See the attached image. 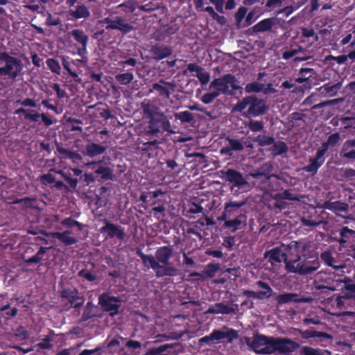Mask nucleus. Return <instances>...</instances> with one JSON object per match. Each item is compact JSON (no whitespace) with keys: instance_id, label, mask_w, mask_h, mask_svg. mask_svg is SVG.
<instances>
[{"instance_id":"nucleus-26","label":"nucleus","mask_w":355,"mask_h":355,"mask_svg":"<svg viewBox=\"0 0 355 355\" xmlns=\"http://www.w3.org/2000/svg\"><path fill=\"white\" fill-rule=\"evenodd\" d=\"M71 35L75 38V40L81 44L84 48L86 47L88 41V37L85 35L83 31L76 29L71 31Z\"/></svg>"},{"instance_id":"nucleus-39","label":"nucleus","mask_w":355,"mask_h":355,"mask_svg":"<svg viewBox=\"0 0 355 355\" xmlns=\"http://www.w3.org/2000/svg\"><path fill=\"white\" fill-rule=\"evenodd\" d=\"M176 119L180 120L182 122H189L193 119V115L188 111H184L175 114Z\"/></svg>"},{"instance_id":"nucleus-2","label":"nucleus","mask_w":355,"mask_h":355,"mask_svg":"<svg viewBox=\"0 0 355 355\" xmlns=\"http://www.w3.org/2000/svg\"><path fill=\"white\" fill-rule=\"evenodd\" d=\"M173 253L172 248L162 246L156 250L155 256L141 253V258L145 266L152 268L157 277L175 276L178 274V270L169 261Z\"/></svg>"},{"instance_id":"nucleus-5","label":"nucleus","mask_w":355,"mask_h":355,"mask_svg":"<svg viewBox=\"0 0 355 355\" xmlns=\"http://www.w3.org/2000/svg\"><path fill=\"white\" fill-rule=\"evenodd\" d=\"M247 344L255 352L259 354H270L274 352L272 338H267L263 336H256L252 340L248 338Z\"/></svg>"},{"instance_id":"nucleus-48","label":"nucleus","mask_w":355,"mask_h":355,"mask_svg":"<svg viewBox=\"0 0 355 355\" xmlns=\"http://www.w3.org/2000/svg\"><path fill=\"white\" fill-rule=\"evenodd\" d=\"M196 76L203 85L207 84L209 81V74L207 72L203 71L202 69L198 71Z\"/></svg>"},{"instance_id":"nucleus-21","label":"nucleus","mask_w":355,"mask_h":355,"mask_svg":"<svg viewBox=\"0 0 355 355\" xmlns=\"http://www.w3.org/2000/svg\"><path fill=\"white\" fill-rule=\"evenodd\" d=\"M301 355H331L328 350L315 349L311 347L304 346L300 350Z\"/></svg>"},{"instance_id":"nucleus-53","label":"nucleus","mask_w":355,"mask_h":355,"mask_svg":"<svg viewBox=\"0 0 355 355\" xmlns=\"http://www.w3.org/2000/svg\"><path fill=\"white\" fill-rule=\"evenodd\" d=\"M340 140V135L338 134H334L331 135L327 140V142L324 144V146H334L336 145Z\"/></svg>"},{"instance_id":"nucleus-56","label":"nucleus","mask_w":355,"mask_h":355,"mask_svg":"<svg viewBox=\"0 0 355 355\" xmlns=\"http://www.w3.org/2000/svg\"><path fill=\"white\" fill-rule=\"evenodd\" d=\"M302 33L303 36H304L306 37H314L315 41H317L318 40V36L317 35H315V33L313 29H307L306 28H302Z\"/></svg>"},{"instance_id":"nucleus-52","label":"nucleus","mask_w":355,"mask_h":355,"mask_svg":"<svg viewBox=\"0 0 355 355\" xmlns=\"http://www.w3.org/2000/svg\"><path fill=\"white\" fill-rule=\"evenodd\" d=\"M302 51H303V49L302 47H298L297 49H293V50L286 51L283 53V58L285 60H288V59L295 56L299 52H301Z\"/></svg>"},{"instance_id":"nucleus-7","label":"nucleus","mask_w":355,"mask_h":355,"mask_svg":"<svg viewBox=\"0 0 355 355\" xmlns=\"http://www.w3.org/2000/svg\"><path fill=\"white\" fill-rule=\"evenodd\" d=\"M157 123L161 124V127L164 130L173 132L171 130V123L167 119L166 116L164 113L159 112H155L150 114V120L149 121L148 133L155 135L159 132V127Z\"/></svg>"},{"instance_id":"nucleus-62","label":"nucleus","mask_w":355,"mask_h":355,"mask_svg":"<svg viewBox=\"0 0 355 355\" xmlns=\"http://www.w3.org/2000/svg\"><path fill=\"white\" fill-rule=\"evenodd\" d=\"M262 168L263 169V171H264L263 173H253V174H252V176L257 177L258 175H264V174L269 173L271 171V166L269 164H264Z\"/></svg>"},{"instance_id":"nucleus-42","label":"nucleus","mask_w":355,"mask_h":355,"mask_svg":"<svg viewBox=\"0 0 355 355\" xmlns=\"http://www.w3.org/2000/svg\"><path fill=\"white\" fill-rule=\"evenodd\" d=\"M47 66L53 73L59 74L60 72V66L58 61L54 59H48L46 61Z\"/></svg>"},{"instance_id":"nucleus-16","label":"nucleus","mask_w":355,"mask_h":355,"mask_svg":"<svg viewBox=\"0 0 355 355\" xmlns=\"http://www.w3.org/2000/svg\"><path fill=\"white\" fill-rule=\"evenodd\" d=\"M233 311L234 309L230 306L223 303H217L210 306L207 311H206V313L212 314H229Z\"/></svg>"},{"instance_id":"nucleus-14","label":"nucleus","mask_w":355,"mask_h":355,"mask_svg":"<svg viewBox=\"0 0 355 355\" xmlns=\"http://www.w3.org/2000/svg\"><path fill=\"white\" fill-rule=\"evenodd\" d=\"M265 257L268 258V260L271 263L277 262L279 263L282 260L284 261V257H286L285 251H284V248H275L272 249L271 250L265 253Z\"/></svg>"},{"instance_id":"nucleus-36","label":"nucleus","mask_w":355,"mask_h":355,"mask_svg":"<svg viewBox=\"0 0 355 355\" xmlns=\"http://www.w3.org/2000/svg\"><path fill=\"white\" fill-rule=\"evenodd\" d=\"M351 279L349 277H341V285L344 284L343 287H340V289L341 290H346L350 291L352 293L355 294V284H351Z\"/></svg>"},{"instance_id":"nucleus-13","label":"nucleus","mask_w":355,"mask_h":355,"mask_svg":"<svg viewBox=\"0 0 355 355\" xmlns=\"http://www.w3.org/2000/svg\"><path fill=\"white\" fill-rule=\"evenodd\" d=\"M279 19L277 18H267L254 25L252 29L255 33L264 32L270 30L275 24H279Z\"/></svg>"},{"instance_id":"nucleus-58","label":"nucleus","mask_w":355,"mask_h":355,"mask_svg":"<svg viewBox=\"0 0 355 355\" xmlns=\"http://www.w3.org/2000/svg\"><path fill=\"white\" fill-rule=\"evenodd\" d=\"M335 306L337 309H339L346 308L345 300L343 299L341 296L338 295L336 299Z\"/></svg>"},{"instance_id":"nucleus-54","label":"nucleus","mask_w":355,"mask_h":355,"mask_svg":"<svg viewBox=\"0 0 355 355\" xmlns=\"http://www.w3.org/2000/svg\"><path fill=\"white\" fill-rule=\"evenodd\" d=\"M46 24L49 26H57L60 24V19L52 16L51 14L48 13Z\"/></svg>"},{"instance_id":"nucleus-10","label":"nucleus","mask_w":355,"mask_h":355,"mask_svg":"<svg viewBox=\"0 0 355 355\" xmlns=\"http://www.w3.org/2000/svg\"><path fill=\"white\" fill-rule=\"evenodd\" d=\"M98 303L104 311H110L112 315L118 313L120 301L116 297L103 293L99 296Z\"/></svg>"},{"instance_id":"nucleus-55","label":"nucleus","mask_w":355,"mask_h":355,"mask_svg":"<svg viewBox=\"0 0 355 355\" xmlns=\"http://www.w3.org/2000/svg\"><path fill=\"white\" fill-rule=\"evenodd\" d=\"M78 275L81 277L86 279L87 280H88L89 282H92L96 279V276L94 275L90 272H88L87 270H80L78 272Z\"/></svg>"},{"instance_id":"nucleus-50","label":"nucleus","mask_w":355,"mask_h":355,"mask_svg":"<svg viewBox=\"0 0 355 355\" xmlns=\"http://www.w3.org/2000/svg\"><path fill=\"white\" fill-rule=\"evenodd\" d=\"M248 127L252 131L257 132L262 130L263 126L261 121H252L249 122Z\"/></svg>"},{"instance_id":"nucleus-34","label":"nucleus","mask_w":355,"mask_h":355,"mask_svg":"<svg viewBox=\"0 0 355 355\" xmlns=\"http://www.w3.org/2000/svg\"><path fill=\"white\" fill-rule=\"evenodd\" d=\"M313 71V69L311 68H302L300 71V74L302 75V77H299L296 78V82L299 83H303L309 80V78L311 76V73Z\"/></svg>"},{"instance_id":"nucleus-44","label":"nucleus","mask_w":355,"mask_h":355,"mask_svg":"<svg viewBox=\"0 0 355 355\" xmlns=\"http://www.w3.org/2000/svg\"><path fill=\"white\" fill-rule=\"evenodd\" d=\"M227 141L232 150H242L243 149V146L240 141L230 138Z\"/></svg>"},{"instance_id":"nucleus-11","label":"nucleus","mask_w":355,"mask_h":355,"mask_svg":"<svg viewBox=\"0 0 355 355\" xmlns=\"http://www.w3.org/2000/svg\"><path fill=\"white\" fill-rule=\"evenodd\" d=\"M101 23L106 24V28L119 29L123 32H129L133 28L128 24L124 23L121 17H116L114 19L110 18H105L101 21Z\"/></svg>"},{"instance_id":"nucleus-29","label":"nucleus","mask_w":355,"mask_h":355,"mask_svg":"<svg viewBox=\"0 0 355 355\" xmlns=\"http://www.w3.org/2000/svg\"><path fill=\"white\" fill-rule=\"evenodd\" d=\"M340 155L348 160L355 159V150L349 146H346V145L343 144Z\"/></svg>"},{"instance_id":"nucleus-12","label":"nucleus","mask_w":355,"mask_h":355,"mask_svg":"<svg viewBox=\"0 0 355 355\" xmlns=\"http://www.w3.org/2000/svg\"><path fill=\"white\" fill-rule=\"evenodd\" d=\"M222 173L223 178L233 183L236 187H241L247 184L243 175L235 170L228 169L225 172H222Z\"/></svg>"},{"instance_id":"nucleus-19","label":"nucleus","mask_w":355,"mask_h":355,"mask_svg":"<svg viewBox=\"0 0 355 355\" xmlns=\"http://www.w3.org/2000/svg\"><path fill=\"white\" fill-rule=\"evenodd\" d=\"M69 15L76 19H80V18H87L90 15L89 10L88 8L84 6H78L76 10H70Z\"/></svg>"},{"instance_id":"nucleus-35","label":"nucleus","mask_w":355,"mask_h":355,"mask_svg":"<svg viewBox=\"0 0 355 355\" xmlns=\"http://www.w3.org/2000/svg\"><path fill=\"white\" fill-rule=\"evenodd\" d=\"M310 162V164L304 167V170L307 172L315 173L318 168L323 164L324 160L321 159L319 162H318V160L311 159Z\"/></svg>"},{"instance_id":"nucleus-6","label":"nucleus","mask_w":355,"mask_h":355,"mask_svg":"<svg viewBox=\"0 0 355 355\" xmlns=\"http://www.w3.org/2000/svg\"><path fill=\"white\" fill-rule=\"evenodd\" d=\"M0 61L4 62L6 65L3 67V76H9L12 78H16L22 69V65L17 58L10 56L7 53H0Z\"/></svg>"},{"instance_id":"nucleus-28","label":"nucleus","mask_w":355,"mask_h":355,"mask_svg":"<svg viewBox=\"0 0 355 355\" xmlns=\"http://www.w3.org/2000/svg\"><path fill=\"white\" fill-rule=\"evenodd\" d=\"M15 113L17 114L23 113L26 119H29V120H31L32 121H35V122L37 121L39 118L40 117V114L35 113L33 111H29V110H25L24 108L17 109Z\"/></svg>"},{"instance_id":"nucleus-4","label":"nucleus","mask_w":355,"mask_h":355,"mask_svg":"<svg viewBox=\"0 0 355 355\" xmlns=\"http://www.w3.org/2000/svg\"><path fill=\"white\" fill-rule=\"evenodd\" d=\"M316 289L327 288L330 291L339 290L341 286V277L335 273L319 272L314 280Z\"/></svg>"},{"instance_id":"nucleus-49","label":"nucleus","mask_w":355,"mask_h":355,"mask_svg":"<svg viewBox=\"0 0 355 355\" xmlns=\"http://www.w3.org/2000/svg\"><path fill=\"white\" fill-rule=\"evenodd\" d=\"M341 85L340 83L335 84L331 86L326 85L324 87V89L330 96L336 94L338 89H340Z\"/></svg>"},{"instance_id":"nucleus-38","label":"nucleus","mask_w":355,"mask_h":355,"mask_svg":"<svg viewBox=\"0 0 355 355\" xmlns=\"http://www.w3.org/2000/svg\"><path fill=\"white\" fill-rule=\"evenodd\" d=\"M263 87V85L262 84L253 82L248 84L245 87V90L247 93L259 92L262 90Z\"/></svg>"},{"instance_id":"nucleus-30","label":"nucleus","mask_w":355,"mask_h":355,"mask_svg":"<svg viewBox=\"0 0 355 355\" xmlns=\"http://www.w3.org/2000/svg\"><path fill=\"white\" fill-rule=\"evenodd\" d=\"M257 284L258 285L259 287L262 288V291H259L261 298H268L272 295V290L269 286V285L261 281L258 282Z\"/></svg>"},{"instance_id":"nucleus-27","label":"nucleus","mask_w":355,"mask_h":355,"mask_svg":"<svg viewBox=\"0 0 355 355\" xmlns=\"http://www.w3.org/2000/svg\"><path fill=\"white\" fill-rule=\"evenodd\" d=\"M245 202H230L227 203L225 205L224 210L225 213L227 214L230 216L233 215L236 211L244 205Z\"/></svg>"},{"instance_id":"nucleus-17","label":"nucleus","mask_w":355,"mask_h":355,"mask_svg":"<svg viewBox=\"0 0 355 355\" xmlns=\"http://www.w3.org/2000/svg\"><path fill=\"white\" fill-rule=\"evenodd\" d=\"M276 301L279 304H282L290 302H306V300L304 299H298L297 295L294 293H284L277 295L276 297Z\"/></svg>"},{"instance_id":"nucleus-46","label":"nucleus","mask_w":355,"mask_h":355,"mask_svg":"<svg viewBox=\"0 0 355 355\" xmlns=\"http://www.w3.org/2000/svg\"><path fill=\"white\" fill-rule=\"evenodd\" d=\"M229 336V333L227 331H214L210 335L209 338H211L213 340H220L227 338Z\"/></svg>"},{"instance_id":"nucleus-18","label":"nucleus","mask_w":355,"mask_h":355,"mask_svg":"<svg viewBox=\"0 0 355 355\" xmlns=\"http://www.w3.org/2000/svg\"><path fill=\"white\" fill-rule=\"evenodd\" d=\"M105 150V147L94 143L85 147V154L92 157L102 154Z\"/></svg>"},{"instance_id":"nucleus-3","label":"nucleus","mask_w":355,"mask_h":355,"mask_svg":"<svg viewBox=\"0 0 355 355\" xmlns=\"http://www.w3.org/2000/svg\"><path fill=\"white\" fill-rule=\"evenodd\" d=\"M268 108L263 100L250 96L238 102L234 107L233 111L239 112L245 117H250L264 114Z\"/></svg>"},{"instance_id":"nucleus-64","label":"nucleus","mask_w":355,"mask_h":355,"mask_svg":"<svg viewBox=\"0 0 355 355\" xmlns=\"http://www.w3.org/2000/svg\"><path fill=\"white\" fill-rule=\"evenodd\" d=\"M53 89L56 92V94L59 98H63L65 95L64 90L61 89L59 85L53 84Z\"/></svg>"},{"instance_id":"nucleus-22","label":"nucleus","mask_w":355,"mask_h":355,"mask_svg":"<svg viewBox=\"0 0 355 355\" xmlns=\"http://www.w3.org/2000/svg\"><path fill=\"white\" fill-rule=\"evenodd\" d=\"M324 207L327 209L334 211L335 212L337 211H345L347 210L348 205L345 203L336 201L332 202H327L324 205Z\"/></svg>"},{"instance_id":"nucleus-15","label":"nucleus","mask_w":355,"mask_h":355,"mask_svg":"<svg viewBox=\"0 0 355 355\" xmlns=\"http://www.w3.org/2000/svg\"><path fill=\"white\" fill-rule=\"evenodd\" d=\"M101 232L107 233L110 237L116 236L122 239L124 236V233L121 228L108 223L101 228Z\"/></svg>"},{"instance_id":"nucleus-25","label":"nucleus","mask_w":355,"mask_h":355,"mask_svg":"<svg viewBox=\"0 0 355 355\" xmlns=\"http://www.w3.org/2000/svg\"><path fill=\"white\" fill-rule=\"evenodd\" d=\"M261 15V8L258 6L254 7L246 16L245 22L247 26L252 24Z\"/></svg>"},{"instance_id":"nucleus-32","label":"nucleus","mask_w":355,"mask_h":355,"mask_svg":"<svg viewBox=\"0 0 355 355\" xmlns=\"http://www.w3.org/2000/svg\"><path fill=\"white\" fill-rule=\"evenodd\" d=\"M171 54V50L167 47L155 48L154 49V55L157 59L164 58Z\"/></svg>"},{"instance_id":"nucleus-43","label":"nucleus","mask_w":355,"mask_h":355,"mask_svg":"<svg viewBox=\"0 0 355 355\" xmlns=\"http://www.w3.org/2000/svg\"><path fill=\"white\" fill-rule=\"evenodd\" d=\"M218 96V93L214 90H210L209 92L205 94L202 97V101L205 104L211 103L214 99Z\"/></svg>"},{"instance_id":"nucleus-60","label":"nucleus","mask_w":355,"mask_h":355,"mask_svg":"<svg viewBox=\"0 0 355 355\" xmlns=\"http://www.w3.org/2000/svg\"><path fill=\"white\" fill-rule=\"evenodd\" d=\"M62 224L66 227H73L74 225L80 226L78 222L71 218H66L62 221Z\"/></svg>"},{"instance_id":"nucleus-47","label":"nucleus","mask_w":355,"mask_h":355,"mask_svg":"<svg viewBox=\"0 0 355 355\" xmlns=\"http://www.w3.org/2000/svg\"><path fill=\"white\" fill-rule=\"evenodd\" d=\"M326 334L318 332L315 331H311V330H306L302 333V336L304 338H314V337H322V336H326Z\"/></svg>"},{"instance_id":"nucleus-24","label":"nucleus","mask_w":355,"mask_h":355,"mask_svg":"<svg viewBox=\"0 0 355 355\" xmlns=\"http://www.w3.org/2000/svg\"><path fill=\"white\" fill-rule=\"evenodd\" d=\"M321 258L327 265H328L335 269L343 268L345 267V266L343 264L336 265V261L333 258L331 254L329 252H324L322 253Z\"/></svg>"},{"instance_id":"nucleus-40","label":"nucleus","mask_w":355,"mask_h":355,"mask_svg":"<svg viewBox=\"0 0 355 355\" xmlns=\"http://www.w3.org/2000/svg\"><path fill=\"white\" fill-rule=\"evenodd\" d=\"M256 141H257L260 146H264L272 144L274 142V139L270 137L263 135H259L256 138Z\"/></svg>"},{"instance_id":"nucleus-37","label":"nucleus","mask_w":355,"mask_h":355,"mask_svg":"<svg viewBox=\"0 0 355 355\" xmlns=\"http://www.w3.org/2000/svg\"><path fill=\"white\" fill-rule=\"evenodd\" d=\"M46 248L41 247L36 254L26 260V262L28 263L40 262L42 259V255L46 252Z\"/></svg>"},{"instance_id":"nucleus-20","label":"nucleus","mask_w":355,"mask_h":355,"mask_svg":"<svg viewBox=\"0 0 355 355\" xmlns=\"http://www.w3.org/2000/svg\"><path fill=\"white\" fill-rule=\"evenodd\" d=\"M70 232H64L63 233L55 232L52 234V236L58 239L60 241L66 245H71L76 242V239L71 236Z\"/></svg>"},{"instance_id":"nucleus-41","label":"nucleus","mask_w":355,"mask_h":355,"mask_svg":"<svg viewBox=\"0 0 355 355\" xmlns=\"http://www.w3.org/2000/svg\"><path fill=\"white\" fill-rule=\"evenodd\" d=\"M241 217H238L234 220H229L225 222V226L227 227H232V231L234 232L239 229V226L241 225Z\"/></svg>"},{"instance_id":"nucleus-31","label":"nucleus","mask_w":355,"mask_h":355,"mask_svg":"<svg viewBox=\"0 0 355 355\" xmlns=\"http://www.w3.org/2000/svg\"><path fill=\"white\" fill-rule=\"evenodd\" d=\"M116 80L122 85H127L130 83L134 78V76L130 72L121 73L116 76Z\"/></svg>"},{"instance_id":"nucleus-23","label":"nucleus","mask_w":355,"mask_h":355,"mask_svg":"<svg viewBox=\"0 0 355 355\" xmlns=\"http://www.w3.org/2000/svg\"><path fill=\"white\" fill-rule=\"evenodd\" d=\"M60 151L64 158L71 159L73 164H78L82 161L81 155L76 152L65 149H61Z\"/></svg>"},{"instance_id":"nucleus-51","label":"nucleus","mask_w":355,"mask_h":355,"mask_svg":"<svg viewBox=\"0 0 355 355\" xmlns=\"http://www.w3.org/2000/svg\"><path fill=\"white\" fill-rule=\"evenodd\" d=\"M219 266L218 264H209L207 267L205 274L207 276L211 277L218 270Z\"/></svg>"},{"instance_id":"nucleus-61","label":"nucleus","mask_w":355,"mask_h":355,"mask_svg":"<svg viewBox=\"0 0 355 355\" xmlns=\"http://www.w3.org/2000/svg\"><path fill=\"white\" fill-rule=\"evenodd\" d=\"M327 150V146H322V148L321 149H319L318 151H317V155H316V158L314 159L315 160H318V162H319L320 160L321 159H323L324 160V155L325 154L326 151Z\"/></svg>"},{"instance_id":"nucleus-57","label":"nucleus","mask_w":355,"mask_h":355,"mask_svg":"<svg viewBox=\"0 0 355 355\" xmlns=\"http://www.w3.org/2000/svg\"><path fill=\"white\" fill-rule=\"evenodd\" d=\"M282 0H268L266 2V6L270 9H274L282 6Z\"/></svg>"},{"instance_id":"nucleus-33","label":"nucleus","mask_w":355,"mask_h":355,"mask_svg":"<svg viewBox=\"0 0 355 355\" xmlns=\"http://www.w3.org/2000/svg\"><path fill=\"white\" fill-rule=\"evenodd\" d=\"M96 174L101 175L103 179H111L112 178V171L108 167H105L101 164L96 168Z\"/></svg>"},{"instance_id":"nucleus-9","label":"nucleus","mask_w":355,"mask_h":355,"mask_svg":"<svg viewBox=\"0 0 355 355\" xmlns=\"http://www.w3.org/2000/svg\"><path fill=\"white\" fill-rule=\"evenodd\" d=\"M272 342L274 352L278 351L280 353H290L299 347L297 343L288 338H272Z\"/></svg>"},{"instance_id":"nucleus-8","label":"nucleus","mask_w":355,"mask_h":355,"mask_svg":"<svg viewBox=\"0 0 355 355\" xmlns=\"http://www.w3.org/2000/svg\"><path fill=\"white\" fill-rule=\"evenodd\" d=\"M227 83H230L232 89H238L239 86L234 76L227 74L220 78L213 80L209 85V90H214L218 93V96L221 94H227Z\"/></svg>"},{"instance_id":"nucleus-1","label":"nucleus","mask_w":355,"mask_h":355,"mask_svg":"<svg viewBox=\"0 0 355 355\" xmlns=\"http://www.w3.org/2000/svg\"><path fill=\"white\" fill-rule=\"evenodd\" d=\"M282 248L285 251V268L288 272L308 275L319 268L320 262L317 258L306 257L309 245L306 242L292 241Z\"/></svg>"},{"instance_id":"nucleus-63","label":"nucleus","mask_w":355,"mask_h":355,"mask_svg":"<svg viewBox=\"0 0 355 355\" xmlns=\"http://www.w3.org/2000/svg\"><path fill=\"white\" fill-rule=\"evenodd\" d=\"M282 197L286 199L291 200H300V198L297 196H293L290 192L285 191L282 193Z\"/></svg>"},{"instance_id":"nucleus-45","label":"nucleus","mask_w":355,"mask_h":355,"mask_svg":"<svg viewBox=\"0 0 355 355\" xmlns=\"http://www.w3.org/2000/svg\"><path fill=\"white\" fill-rule=\"evenodd\" d=\"M247 11H248V10L246 8L241 7L239 8L237 12H236L235 19L236 21L237 26H240V24H241L242 20L243 19V18L245 17V16L247 13Z\"/></svg>"},{"instance_id":"nucleus-59","label":"nucleus","mask_w":355,"mask_h":355,"mask_svg":"<svg viewBox=\"0 0 355 355\" xmlns=\"http://www.w3.org/2000/svg\"><path fill=\"white\" fill-rule=\"evenodd\" d=\"M275 147L277 148V150L275 151L276 154H281L286 150V146L283 142L275 144Z\"/></svg>"}]
</instances>
